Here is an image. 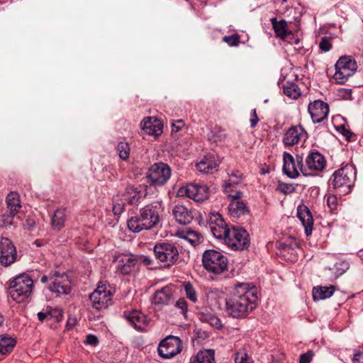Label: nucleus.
Wrapping results in <instances>:
<instances>
[{
  "mask_svg": "<svg viewBox=\"0 0 363 363\" xmlns=\"http://www.w3.org/2000/svg\"><path fill=\"white\" fill-rule=\"evenodd\" d=\"M171 169L167 164L157 162L153 164L148 170L147 178L151 186H161L164 185L171 177Z\"/></svg>",
  "mask_w": 363,
  "mask_h": 363,
  "instance_id": "6e6552de",
  "label": "nucleus"
},
{
  "mask_svg": "<svg viewBox=\"0 0 363 363\" xmlns=\"http://www.w3.org/2000/svg\"><path fill=\"white\" fill-rule=\"evenodd\" d=\"M125 317L135 329L138 330H144L147 326V320L144 314L133 311L128 313H125Z\"/></svg>",
  "mask_w": 363,
  "mask_h": 363,
  "instance_id": "5701e85b",
  "label": "nucleus"
},
{
  "mask_svg": "<svg viewBox=\"0 0 363 363\" xmlns=\"http://www.w3.org/2000/svg\"><path fill=\"white\" fill-rule=\"evenodd\" d=\"M84 343L92 346H96L99 343V339L96 335L90 334L86 336Z\"/></svg>",
  "mask_w": 363,
  "mask_h": 363,
  "instance_id": "4d7b16f0",
  "label": "nucleus"
},
{
  "mask_svg": "<svg viewBox=\"0 0 363 363\" xmlns=\"http://www.w3.org/2000/svg\"><path fill=\"white\" fill-rule=\"evenodd\" d=\"M162 129L161 125H152V128H150L146 133L150 135H159L162 133Z\"/></svg>",
  "mask_w": 363,
  "mask_h": 363,
  "instance_id": "6e6d98bb",
  "label": "nucleus"
},
{
  "mask_svg": "<svg viewBox=\"0 0 363 363\" xmlns=\"http://www.w3.org/2000/svg\"><path fill=\"white\" fill-rule=\"evenodd\" d=\"M202 264L208 272L220 274L228 270V261L222 252L215 250H207L203 253Z\"/></svg>",
  "mask_w": 363,
  "mask_h": 363,
  "instance_id": "423d86ee",
  "label": "nucleus"
},
{
  "mask_svg": "<svg viewBox=\"0 0 363 363\" xmlns=\"http://www.w3.org/2000/svg\"><path fill=\"white\" fill-rule=\"evenodd\" d=\"M176 306L180 308L184 314L187 311V303L184 298H179L176 302Z\"/></svg>",
  "mask_w": 363,
  "mask_h": 363,
  "instance_id": "13d9d810",
  "label": "nucleus"
},
{
  "mask_svg": "<svg viewBox=\"0 0 363 363\" xmlns=\"http://www.w3.org/2000/svg\"><path fill=\"white\" fill-rule=\"evenodd\" d=\"M350 267V264L345 260H340L337 262L332 268H329L335 277L337 278L340 275L343 274Z\"/></svg>",
  "mask_w": 363,
  "mask_h": 363,
  "instance_id": "f704fd0d",
  "label": "nucleus"
},
{
  "mask_svg": "<svg viewBox=\"0 0 363 363\" xmlns=\"http://www.w3.org/2000/svg\"><path fill=\"white\" fill-rule=\"evenodd\" d=\"M121 262L123 264L118 267V269L124 275L131 273L138 265L136 255H130L129 257L122 259Z\"/></svg>",
  "mask_w": 363,
  "mask_h": 363,
  "instance_id": "c756f323",
  "label": "nucleus"
},
{
  "mask_svg": "<svg viewBox=\"0 0 363 363\" xmlns=\"http://www.w3.org/2000/svg\"><path fill=\"white\" fill-rule=\"evenodd\" d=\"M209 227L213 236L218 239H225L230 229L219 213H213L209 218Z\"/></svg>",
  "mask_w": 363,
  "mask_h": 363,
  "instance_id": "4468645a",
  "label": "nucleus"
},
{
  "mask_svg": "<svg viewBox=\"0 0 363 363\" xmlns=\"http://www.w3.org/2000/svg\"><path fill=\"white\" fill-rule=\"evenodd\" d=\"M16 344L15 339L6 335H0V353L6 354L10 353Z\"/></svg>",
  "mask_w": 363,
  "mask_h": 363,
  "instance_id": "2f4dec72",
  "label": "nucleus"
},
{
  "mask_svg": "<svg viewBox=\"0 0 363 363\" xmlns=\"http://www.w3.org/2000/svg\"><path fill=\"white\" fill-rule=\"evenodd\" d=\"M228 209L230 216L234 218H240L249 212L245 203L242 201H231Z\"/></svg>",
  "mask_w": 363,
  "mask_h": 363,
  "instance_id": "c85d7f7f",
  "label": "nucleus"
},
{
  "mask_svg": "<svg viewBox=\"0 0 363 363\" xmlns=\"http://www.w3.org/2000/svg\"><path fill=\"white\" fill-rule=\"evenodd\" d=\"M54 314H55V315H52L50 318H55L57 322L61 321L62 318V312L61 311V315H59L58 313H55Z\"/></svg>",
  "mask_w": 363,
  "mask_h": 363,
  "instance_id": "338daca9",
  "label": "nucleus"
},
{
  "mask_svg": "<svg viewBox=\"0 0 363 363\" xmlns=\"http://www.w3.org/2000/svg\"><path fill=\"white\" fill-rule=\"evenodd\" d=\"M241 173L239 171L233 172L230 174V182L223 185L225 189L230 187L232 184H238L240 182Z\"/></svg>",
  "mask_w": 363,
  "mask_h": 363,
  "instance_id": "79ce46f5",
  "label": "nucleus"
},
{
  "mask_svg": "<svg viewBox=\"0 0 363 363\" xmlns=\"http://www.w3.org/2000/svg\"><path fill=\"white\" fill-rule=\"evenodd\" d=\"M277 190L284 194H289L295 191V186L291 184L279 182Z\"/></svg>",
  "mask_w": 363,
  "mask_h": 363,
  "instance_id": "ea45409f",
  "label": "nucleus"
},
{
  "mask_svg": "<svg viewBox=\"0 0 363 363\" xmlns=\"http://www.w3.org/2000/svg\"><path fill=\"white\" fill-rule=\"evenodd\" d=\"M257 299L254 286L250 287L247 283L239 284L225 300V311L233 318H244L257 307Z\"/></svg>",
  "mask_w": 363,
  "mask_h": 363,
  "instance_id": "f257e3e1",
  "label": "nucleus"
},
{
  "mask_svg": "<svg viewBox=\"0 0 363 363\" xmlns=\"http://www.w3.org/2000/svg\"><path fill=\"white\" fill-rule=\"evenodd\" d=\"M6 203L7 205V211L11 212L12 215H16L21 208L20 196L16 191H11L7 195Z\"/></svg>",
  "mask_w": 363,
  "mask_h": 363,
  "instance_id": "a878e982",
  "label": "nucleus"
},
{
  "mask_svg": "<svg viewBox=\"0 0 363 363\" xmlns=\"http://www.w3.org/2000/svg\"><path fill=\"white\" fill-rule=\"evenodd\" d=\"M153 123L152 122V118L150 117L145 118L140 123L141 128L145 131L152 128Z\"/></svg>",
  "mask_w": 363,
  "mask_h": 363,
  "instance_id": "5fc2aeb1",
  "label": "nucleus"
},
{
  "mask_svg": "<svg viewBox=\"0 0 363 363\" xmlns=\"http://www.w3.org/2000/svg\"><path fill=\"white\" fill-rule=\"evenodd\" d=\"M302 138H307V133L304 128L301 125L291 126L285 133L282 141L285 146H293Z\"/></svg>",
  "mask_w": 363,
  "mask_h": 363,
  "instance_id": "dca6fc26",
  "label": "nucleus"
},
{
  "mask_svg": "<svg viewBox=\"0 0 363 363\" xmlns=\"http://www.w3.org/2000/svg\"><path fill=\"white\" fill-rule=\"evenodd\" d=\"M225 138V134L223 133V130L219 128L216 127L214 129L211 131V135L210 136V140L216 142L218 140H222Z\"/></svg>",
  "mask_w": 363,
  "mask_h": 363,
  "instance_id": "a19ab883",
  "label": "nucleus"
},
{
  "mask_svg": "<svg viewBox=\"0 0 363 363\" xmlns=\"http://www.w3.org/2000/svg\"><path fill=\"white\" fill-rule=\"evenodd\" d=\"M224 240L230 248L235 250H243L250 245L249 234L244 229H230Z\"/></svg>",
  "mask_w": 363,
  "mask_h": 363,
  "instance_id": "1a4fd4ad",
  "label": "nucleus"
},
{
  "mask_svg": "<svg viewBox=\"0 0 363 363\" xmlns=\"http://www.w3.org/2000/svg\"><path fill=\"white\" fill-rule=\"evenodd\" d=\"M259 121L258 116L256 113V109H252L251 111V119H250V123L251 127L255 128L256 125L257 124Z\"/></svg>",
  "mask_w": 363,
  "mask_h": 363,
  "instance_id": "680f3d73",
  "label": "nucleus"
},
{
  "mask_svg": "<svg viewBox=\"0 0 363 363\" xmlns=\"http://www.w3.org/2000/svg\"><path fill=\"white\" fill-rule=\"evenodd\" d=\"M335 292V286H316L313 289V297L314 301L323 300L332 296Z\"/></svg>",
  "mask_w": 363,
  "mask_h": 363,
  "instance_id": "7c9ffc66",
  "label": "nucleus"
},
{
  "mask_svg": "<svg viewBox=\"0 0 363 363\" xmlns=\"http://www.w3.org/2000/svg\"><path fill=\"white\" fill-rule=\"evenodd\" d=\"M184 238L193 246H196L201 242V236L195 231H188Z\"/></svg>",
  "mask_w": 363,
  "mask_h": 363,
  "instance_id": "e433bc0d",
  "label": "nucleus"
},
{
  "mask_svg": "<svg viewBox=\"0 0 363 363\" xmlns=\"http://www.w3.org/2000/svg\"><path fill=\"white\" fill-rule=\"evenodd\" d=\"M50 284L48 289L57 295L68 294L71 291L70 281L66 274L55 272L50 275Z\"/></svg>",
  "mask_w": 363,
  "mask_h": 363,
  "instance_id": "f8f14e48",
  "label": "nucleus"
},
{
  "mask_svg": "<svg viewBox=\"0 0 363 363\" xmlns=\"http://www.w3.org/2000/svg\"><path fill=\"white\" fill-rule=\"evenodd\" d=\"M138 264L139 263H143L146 266H149L153 264V259L150 258V257L145 256L143 255H136Z\"/></svg>",
  "mask_w": 363,
  "mask_h": 363,
  "instance_id": "603ef678",
  "label": "nucleus"
},
{
  "mask_svg": "<svg viewBox=\"0 0 363 363\" xmlns=\"http://www.w3.org/2000/svg\"><path fill=\"white\" fill-rule=\"evenodd\" d=\"M282 88L284 94L291 99H296L301 95L298 85L293 82H283Z\"/></svg>",
  "mask_w": 363,
  "mask_h": 363,
  "instance_id": "473e14b6",
  "label": "nucleus"
},
{
  "mask_svg": "<svg viewBox=\"0 0 363 363\" xmlns=\"http://www.w3.org/2000/svg\"><path fill=\"white\" fill-rule=\"evenodd\" d=\"M65 218L66 214L65 209L56 210L52 217V225L53 229L57 231L61 230L65 225Z\"/></svg>",
  "mask_w": 363,
  "mask_h": 363,
  "instance_id": "72a5a7b5",
  "label": "nucleus"
},
{
  "mask_svg": "<svg viewBox=\"0 0 363 363\" xmlns=\"http://www.w3.org/2000/svg\"><path fill=\"white\" fill-rule=\"evenodd\" d=\"M308 110L313 123H319L327 118L329 106L321 100H315L309 104Z\"/></svg>",
  "mask_w": 363,
  "mask_h": 363,
  "instance_id": "2eb2a0df",
  "label": "nucleus"
},
{
  "mask_svg": "<svg viewBox=\"0 0 363 363\" xmlns=\"http://www.w3.org/2000/svg\"><path fill=\"white\" fill-rule=\"evenodd\" d=\"M331 47L332 45L329 39H328L326 37H324L321 39L319 43V48L321 50L328 52L330 50Z\"/></svg>",
  "mask_w": 363,
  "mask_h": 363,
  "instance_id": "3c124183",
  "label": "nucleus"
},
{
  "mask_svg": "<svg viewBox=\"0 0 363 363\" xmlns=\"http://www.w3.org/2000/svg\"><path fill=\"white\" fill-rule=\"evenodd\" d=\"M313 355V352L308 350L307 352L300 356L299 363H309L312 360Z\"/></svg>",
  "mask_w": 363,
  "mask_h": 363,
  "instance_id": "864d4df0",
  "label": "nucleus"
},
{
  "mask_svg": "<svg viewBox=\"0 0 363 363\" xmlns=\"http://www.w3.org/2000/svg\"><path fill=\"white\" fill-rule=\"evenodd\" d=\"M298 167L295 162L294 157L289 152L283 154V172L291 179L297 178L299 176Z\"/></svg>",
  "mask_w": 363,
  "mask_h": 363,
  "instance_id": "412c9836",
  "label": "nucleus"
},
{
  "mask_svg": "<svg viewBox=\"0 0 363 363\" xmlns=\"http://www.w3.org/2000/svg\"><path fill=\"white\" fill-rule=\"evenodd\" d=\"M295 162L297 164V167H298L300 171L302 172V174L304 176H307L309 174L306 172V168L304 167V164H303V155H296Z\"/></svg>",
  "mask_w": 363,
  "mask_h": 363,
  "instance_id": "de8ad7c7",
  "label": "nucleus"
},
{
  "mask_svg": "<svg viewBox=\"0 0 363 363\" xmlns=\"http://www.w3.org/2000/svg\"><path fill=\"white\" fill-rule=\"evenodd\" d=\"M18 260L16 247L8 238L0 240V264L7 267Z\"/></svg>",
  "mask_w": 363,
  "mask_h": 363,
  "instance_id": "9b49d317",
  "label": "nucleus"
},
{
  "mask_svg": "<svg viewBox=\"0 0 363 363\" xmlns=\"http://www.w3.org/2000/svg\"><path fill=\"white\" fill-rule=\"evenodd\" d=\"M172 290L170 287L165 286L157 290L152 298V303L157 307L158 309L167 306L173 302Z\"/></svg>",
  "mask_w": 363,
  "mask_h": 363,
  "instance_id": "a211bd4d",
  "label": "nucleus"
},
{
  "mask_svg": "<svg viewBox=\"0 0 363 363\" xmlns=\"http://www.w3.org/2000/svg\"><path fill=\"white\" fill-rule=\"evenodd\" d=\"M271 22L277 37L284 40L287 35L292 34V32L287 28L286 21L280 20L278 21L276 18H272Z\"/></svg>",
  "mask_w": 363,
  "mask_h": 363,
  "instance_id": "bb28decb",
  "label": "nucleus"
},
{
  "mask_svg": "<svg viewBox=\"0 0 363 363\" xmlns=\"http://www.w3.org/2000/svg\"><path fill=\"white\" fill-rule=\"evenodd\" d=\"M33 281L26 273L20 274L9 282L8 293L16 303H23L31 296L33 291Z\"/></svg>",
  "mask_w": 363,
  "mask_h": 363,
  "instance_id": "7ed1b4c3",
  "label": "nucleus"
},
{
  "mask_svg": "<svg viewBox=\"0 0 363 363\" xmlns=\"http://www.w3.org/2000/svg\"><path fill=\"white\" fill-rule=\"evenodd\" d=\"M172 213L176 220L181 225H187L190 223L194 218L191 212L182 205L175 206Z\"/></svg>",
  "mask_w": 363,
  "mask_h": 363,
  "instance_id": "b1692460",
  "label": "nucleus"
},
{
  "mask_svg": "<svg viewBox=\"0 0 363 363\" xmlns=\"http://www.w3.org/2000/svg\"><path fill=\"white\" fill-rule=\"evenodd\" d=\"M125 200L130 206H138L143 198L141 190L138 187L127 186L125 191Z\"/></svg>",
  "mask_w": 363,
  "mask_h": 363,
  "instance_id": "393cba45",
  "label": "nucleus"
},
{
  "mask_svg": "<svg viewBox=\"0 0 363 363\" xmlns=\"http://www.w3.org/2000/svg\"><path fill=\"white\" fill-rule=\"evenodd\" d=\"M125 203L123 201L115 199L113 205V212L115 215L121 214L125 209Z\"/></svg>",
  "mask_w": 363,
  "mask_h": 363,
  "instance_id": "c03bdc74",
  "label": "nucleus"
},
{
  "mask_svg": "<svg viewBox=\"0 0 363 363\" xmlns=\"http://www.w3.org/2000/svg\"><path fill=\"white\" fill-rule=\"evenodd\" d=\"M160 204L153 202L140 209L139 215L131 217L127 221L128 229L133 233L156 228L160 223Z\"/></svg>",
  "mask_w": 363,
  "mask_h": 363,
  "instance_id": "f03ea898",
  "label": "nucleus"
},
{
  "mask_svg": "<svg viewBox=\"0 0 363 363\" xmlns=\"http://www.w3.org/2000/svg\"><path fill=\"white\" fill-rule=\"evenodd\" d=\"M208 324H210L211 326H213L218 329L221 328L223 326L222 323H221V320L216 315L213 316V318H212V320L210 321V323Z\"/></svg>",
  "mask_w": 363,
  "mask_h": 363,
  "instance_id": "e2e57ef3",
  "label": "nucleus"
},
{
  "mask_svg": "<svg viewBox=\"0 0 363 363\" xmlns=\"http://www.w3.org/2000/svg\"><path fill=\"white\" fill-rule=\"evenodd\" d=\"M214 315H213V313L208 311V310H204V311H200L198 313L199 319L201 322L206 323H209Z\"/></svg>",
  "mask_w": 363,
  "mask_h": 363,
  "instance_id": "a18cd8bd",
  "label": "nucleus"
},
{
  "mask_svg": "<svg viewBox=\"0 0 363 363\" xmlns=\"http://www.w3.org/2000/svg\"><path fill=\"white\" fill-rule=\"evenodd\" d=\"M332 184L340 195L347 194L351 191L356 178V170L352 165H346L336 170L333 174Z\"/></svg>",
  "mask_w": 363,
  "mask_h": 363,
  "instance_id": "20e7f679",
  "label": "nucleus"
},
{
  "mask_svg": "<svg viewBox=\"0 0 363 363\" xmlns=\"http://www.w3.org/2000/svg\"><path fill=\"white\" fill-rule=\"evenodd\" d=\"M220 163V160L216 155H208L196 164V168L201 172L213 174L218 171Z\"/></svg>",
  "mask_w": 363,
  "mask_h": 363,
  "instance_id": "f3484780",
  "label": "nucleus"
},
{
  "mask_svg": "<svg viewBox=\"0 0 363 363\" xmlns=\"http://www.w3.org/2000/svg\"><path fill=\"white\" fill-rule=\"evenodd\" d=\"M352 361L354 363H363V349L355 352Z\"/></svg>",
  "mask_w": 363,
  "mask_h": 363,
  "instance_id": "052dcab7",
  "label": "nucleus"
},
{
  "mask_svg": "<svg viewBox=\"0 0 363 363\" xmlns=\"http://www.w3.org/2000/svg\"><path fill=\"white\" fill-rule=\"evenodd\" d=\"M185 291L186 294V296L193 302H196L197 301L196 293L193 288L192 285L190 283H188L185 285Z\"/></svg>",
  "mask_w": 363,
  "mask_h": 363,
  "instance_id": "49530a36",
  "label": "nucleus"
},
{
  "mask_svg": "<svg viewBox=\"0 0 363 363\" xmlns=\"http://www.w3.org/2000/svg\"><path fill=\"white\" fill-rule=\"evenodd\" d=\"M208 187L204 184H191L186 189V196L194 200L202 202L208 199Z\"/></svg>",
  "mask_w": 363,
  "mask_h": 363,
  "instance_id": "aec40b11",
  "label": "nucleus"
},
{
  "mask_svg": "<svg viewBox=\"0 0 363 363\" xmlns=\"http://www.w3.org/2000/svg\"><path fill=\"white\" fill-rule=\"evenodd\" d=\"M55 313H58L59 315H61V310H59V309L48 310L46 312H38L37 315H38V320L40 321L43 322L45 319H47L48 317L55 315V314H54Z\"/></svg>",
  "mask_w": 363,
  "mask_h": 363,
  "instance_id": "37998d69",
  "label": "nucleus"
},
{
  "mask_svg": "<svg viewBox=\"0 0 363 363\" xmlns=\"http://www.w3.org/2000/svg\"><path fill=\"white\" fill-rule=\"evenodd\" d=\"M223 41L230 46H238L240 42V35L238 33L225 35L223 38Z\"/></svg>",
  "mask_w": 363,
  "mask_h": 363,
  "instance_id": "58836bf2",
  "label": "nucleus"
},
{
  "mask_svg": "<svg viewBox=\"0 0 363 363\" xmlns=\"http://www.w3.org/2000/svg\"><path fill=\"white\" fill-rule=\"evenodd\" d=\"M297 216L304 227L306 236L311 235L313 226V218L309 208L305 205H299L297 207Z\"/></svg>",
  "mask_w": 363,
  "mask_h": 363,
  "instance_id": "6ab92c4d",
  "label": "nucleus"
},
{
  "mask_svg": "<svg viewBox=\"0 0 363 363\" xmlns=\"http://www.w3.org/2000/svg\"><path fill=\"white\" fill-rule=\"evenodd\" d=\"M337 131L341 133L346 139L347 142L354 141L356 140V135L350 129L347 128L345 125H341L337 127Z\"/></svg>",
  "mask_w": 363,
  "mask_h": 363,
  "instance_id": "4c0bfd02",
  "label": "nucleus"
},
{
  "mask_svg": "<svg viewBox=\"0 0 363 363\" xmlns=\"http://www.w3.org/2000/svg\"><path fill=\"white\" fill-rule=\"evenodd\" d=\"M111 296L109 291H106L103 287H98L89 295V299L94 308L101 310L107 308L108 306L111 305Z\"/></svg>",
  "mask_w": 363,
  "mask_h": 363,
  "instance_id": "ddd939ff",
  "label": "nucleus"
},
{
  "mask_svg": "<svg viewBox=\"0 0 363 363\" xmlns=\"http://www.w3.org/2000/svg\"><path fill=\"white\" fill-rule=\"evenodd\" d=\"M76 323H77L76 318H69L67 321V324H66L67 329L70 330L71 328H72L75 325Z\"/></svg>",
  "mask_w": 363,
  "mask_h": 363,
  "instance_id": "69168bd1",
  "label": "nucleus"
},
{
  "mask_svg": "<svg viewBox=\"0 0 363 363\" xmlns=\"http://www.w3.org/2000/svg\"><path fill=\"white\" fill-rule=\"evenodd\" d=\"M116 149L118 152V155L120 158L123 160H126L128 159L130 155V147L128 143L126 142H120L117 145Z\"/></svg>",
  "mask_w": 363,
  "mask_h": 363,
  "instance_id": "c9c22d12",
  "label": "nucleus"
},
{
  "mask_svg": "<svg viewBox=\"0 0 363 363\" xmlns=\"http://www.w3.org/2000/svg\"><path fill=\"white\" fill-rule=\"evenodd\" d=\"M16 215L11 214V212H9L8 211H6L5 213L2 216V223L5 226H9L13 224V219L15 217Z\"/></svg>",
  "mask_w": 363,
  "mask_h": 363,
  "instance_id": "09e8293b",
  "label": "nucleus"
},
{
  "mask_svg": "<svg viewBox=\"0 0 363 363\" xmlns=\"http://www.w3.org/2000/svg\"><path fill=\"white\" fill-rule=\"evenodd\" d=\"M335 67V80L339 84H344L357 71V65L351 56L345 55L339 58Z\"/></svg>",
  "mask_w": 363,
  "mask_h": 363,
  "instance_id": "0eeeda50",
  "label": "nucleus"
},
{
  "mask_svg": "<svg viewBox=\"0 0 363 363\" xmlns=\"http://www.w3.org/2000/svg\"><path fill=\"white\" fill-rule=\"evenodd\" d=\"M241 192H237L235 195L230 196L232 197V201H240L239 199L242 196Z\"/></svg>",
  "mask_w": 363,
  "mask_h": 363,
  "instance_id": "774afa93",
  "label": "nucleus"
},
{
  "mask_svg": "<svg viewBox=\"0 0 363 363\" xmlns=\"http://www.w3.org/2000/svg\"><path fill=\"white\" fill-rule=\"evenodd\" d=\"M184 126L182 120H178L172 124V131L178 132Z\"/></svg>",
  "mask_w": 363,
  "mask_h": 363,
  "instance_id": "0e129e2a",
  "label": "nucleus"
},
{
  "mask_svg": "<svg viewBox=\"0 0 363 363\" xmlns=\"http://www.w3.org/2000/svg\"><path fill=\"white\" fill-rule=\"evenodd\" d=\"M308 168L311 170L322 171L325 166V157L318 151L311 152L306 159Z\"/></svg>",
  "mask_w": 363,
  "mask_h": 363,
  "instance_id": "4be33fe9",
  "label": "nucleus"
},
{
  "mask_svg": "<svg viewBox=\"0 0 363 363\" xmlns=\"http://www.w3.org/2000/svg\"><path fill=\"white\" fill-rule=\"evenodd\" d=\"M213 350H205L199 351L194 356L190 363H216Z\"/></svg>",
  "mask_w": 363,
  "mask_h": 363,
  "instance_id": "cd10ccee",
  "label": "nucleus"
},
{
  "mask_svg": "<svg viewBox=\"0 0 363 363\" xmlns=\"http://www.w3.org/2000/svg\"><path fill=\"white\" fill-rule=\"evenodd\" d=\"M235 361V363H252V362L249 359L248 355L245 352L238 353Z\"/></svg>",
  "mask_w": 363,
  "mask_h": 363,
  "instance_id": "8fccbe9b",
  "label": "nucleus"
},
{
  "mask_svg": "<svg viewBox=\"0 0 363 363\" xmlns=\"http://www.w3.org/2000/svg\"><path fill=\"white\" fill-rule=\"evenodd\" d=\"M328 206L330 208L331 211H333L337 208V198L334 196H330L328 198L327 200Z\"/></svg>",
  "mask_w": 363,
  "mask_h": 363,
  "instance_id": "bf43d9fd",
  "label": "nucleus"
},
{
  "mask_svg": "<svg viewBox=\"0 0 363 363\" xmlns=\"http://www.w3.org/2000/svg\"><path fill=\"white\" fill-rule=\"evenodd\" d=\"M182 348V340L178 337L169 335L161 341L157 351L162 358L170 359L179 354Z\"/></svg>",
  "mask_w": 363,
  "mask_h": 363,
  "instance_id": "9d476101",
  "label": "nucleus"
},
{
  "mask_svg": "<svg viewBox=\"0 0 363 363\" xmlns=\"http://www.w3.org/2000/svg\"><path fill=\"white\" fill-rule=\"evenodd\" d=\"M153 252L156 259L163 263L165 268L177 264L180 259L178 247L173 242H157L153 247Z\"/></svg>",
  "mask_w": 363,
  "mask_h": 363,
  "instance_id": "39448f33",
  "label": "nucleus"
}]
</instances>
